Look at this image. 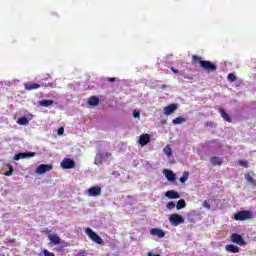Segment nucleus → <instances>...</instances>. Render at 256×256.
Returning a JSON list of instances; mask_svg holds the SVG:
<instances>
[{"label":"nucleus","mask_w":256,"mask_h":256,"mask_svg":"<svg viewBox=\"0 0 256 256\" xmlns=\"http://www.w3.org/2000/svg\"><path fill=\"white\" fill-rule=\"evenodd\" d=\"M150 140V137H149V134H142L139 138V143L140 145L145 146L147 145V143L149 142Z\"/></svg>","instance_id":"2eb2a0df"},{"label":"nucleus","mask_w":256,"mask_h":256,"mask_svg":"<svg viewBox=\"0 0 256 256\" xmlns=\"http://www.w3.org/2000/svg\"><path fill=\"white\" fill-rule=\"evenodd\" d=\"M210 163H212V165H222L223 164V159H221L220 157H212L210 159Z\"/></svg>","instance_id":"aec40b11"},{"label":"nucleus","mask_w":256,"mask_h":256,"mask_svg":"<svg viewBox=\"0 0 256 256\" xmlns=\"http://www.w3.org/2000/svg\"><path fill=\"white\" fill-rule=\"evenodd\" d=\"M228 81H237V77L233 73H229L227 77Z\"/></svg>","instance_id":"7c9ffc66"},{"label":"nucleus","mask_w":256,"mask_h":256,"mask_svg":"<svg viewBox=\"0 0 256 256\" xmlns=\"http://www.w3.org/2000/svg\"><path fill=\"white\" fill-rule=\"evenodd\" d=\"M171 70L173 71V73H179V70L175 69V68H171Z\"/></svg>","instance_id":"4c0bfd02"},{"label":"nucleus","mask_w":256,"mask_h":256,"mask_svg":"<svg viewBox=\"0 0 256 256\" xmlns=\"http://www.w3.org/2000/svg\"><path fill=\"white\" fill-rule=\"evenodd\" d=\"M166 197H168V199H179V193H177L176 191L173 190H169L166 192Z\"/></svg>","instance_id":"dca6fc26"},{"label":"nucleus","mask_w":256,"mask_h":256,"mask_svg":"<svg viewBox=\"0 0 256 256\" xmlns=\"http://www.w3.org/2000/svg\"><path fill=\"white\" fill-rule=\"evenodd\" d=\"M169 221L172 227H179V225L185 223V218L179 214H172L169 217Z\"/></svg>","instance_id":"f03ea898"},{"label":"nucleus","mask_w":256,"mask_h":256,"mask_svg":"<svg viewBox=\"0 0 256 256\" xmlns=\"http://www.w3.org/2000/svg\"><path fill=\"white\" fill-rule=\"evenodd\" d=\"M26 91H33V89H39V87H41V85L39 84H31V83H26L24 85Z\"/></svg>","instance_id":"a211bd4d"},{"label":"nucleus","mask_w":256,"mask_h":256,"mask_svg":"<svg viewBox=\"0 0 256 256\" xmlns=\"http://www.w3.org/2000/svg\"><path fill=\"white\" fill-rule=\"evenodd\" d=\"M148 256H154V254L151 252H148Z\"/></svg>","instance_id":"a19ab883"},{"label":"nucleus","mask_w":256,"mask_h":256,"mask_svg":"<svg viewBox=\"0 0 256 256\" xmlns=\"http://www.w3.org/2000/svg\"><path fill=\"white\" fill-rule=\"evenodd\" d=\"M108 81H110L111 83H113L115 81V78H108Z\"/></svg>","instance_id":"58836bf2"},{"label":"nucleus","mask_w":256,"mask_h":256,"mask_svg":"<svg viewBox=\"0 0 256 256\" xmlns=\"http://www.w3.org/2000/svg\"><path fill=\"white\" fill-rule=\"evenodd\" d=\"M245 179L246 181H248V183H250V185H253V187L256 186L255 179H253V176H251V174H246Z\"/></svg>","instance_id":"b1692460"},{"label":"nucleus","mask_w":256,"mask_h":256,"mask_svg":"<svg viewBox=\"0 0 256 256\" xmlns=\"http://www.w3.org/2000/svg\"><path fill=\"white\" fill-rule=\"evenodd\" d=\"M133 117H134L135 119H139V118L141 117V113H139L137 110H134V111H133Z\"/></svg>","instance_id":"2f4dec72"},{"label":"nucleus","mask_w":256,"mask_h":256,"mask_svg":"<svg viewBox=\"0 0 256 256\" xmlns=\"http://www.w3.org/2000/svg\"><path fill=\"white\" fill-rule=\"evenodd\" d=\"M38 105L40 107H50V105H53V100H41L38 102Z\"/></svg>","instance_id":"412c9836"},{"label":"nucleus","mask_w":256,"mask_h":256,"mask_svg":"<svg viewBox=\"0 0 256 256\" xmlns=\"http://www.w3.org/2000/svg\"><path fill=\"white\" fill-rule=\"evenodd\" d=\"M88 197H99L101 195V187L93 186L86 190Z\"/></svg>","instance_id":"6e6552de"},{"label":"nucleus","mask_w":256,"mask_h":256,"mask_svg":"<svg viewBox=\"0 0 256 256\" xmlns=\"http://www.w3.org/2000/svg\"><path fill=\"white\" fill-rule=\"evenodd\" d=\"M44 255L45 256H55L53 252H49L48 250H44Z\"/></svg>","instance_id":"f704fd0d"},{"label":"nucleus","mask_w":256,"mask_h":256,"mask_svg":"<svg viewBox=\"0 0 256 256\" xmlns=\"http://www.w3.org/2000/svg\"><path fill=\"white\" fill-rule=\"evenodd\" d=\"M110 155H111V153H109V152L98 151V153L95 156V160H94L95 165H101V163H103V161H105V159H108V157Z\"/></svg>","instance_id":"20e7f679"},{"label":"nucleus","mask_w":256,"mask_h":256,"mask_svg":"<svg viewBox=\"0 0 256 256\" xmlns=\"http://www.w3.org/2000/svg\"><path fill=\"white\" fill-rule=\"evenodd\" d=\"M53 169V165L51 164H40L36 170L35 173L37 175H44V173H47L48 171H51Z\"/></svg>","instance_id":"423d86ee"},{"label":"nucleus","mask_w":256,"mask_h":256,"mask_svg":"<svg viewBox=\"0 0 256 256\" xmlns=\"http://www.w3.org/2000/svg\"><path fill=\"white\" fill-rule=\"evenodd\" d=\"M192 59H193V61H200V60H201V57L194 55V56L192 57Z\"/></svg>","instance_id":"e433bc0d"},{"label":"nucleus","mask_w":256,"mask_h":256,"mask_svg":"<svg viewBox=\"0 0 256 256\" xmlns=\"http://www.w3.org/2000/svg\"><path fill=\"white\" fill-rule=\"evenodd\" d=\"M185 121V118L177 117L172 121V123L174 125H181V123H185Z\"/></svg>","instance_id":"bb28decb"},{"label":"nucleus","mask_w":256,"mask_h":256,"mask_svg":"<svg viewBox=\"0 0 256 256\" xmlns=\"http://www.w3.org/2000/svg\"><path fill=\"white\" fill-rule=\"evenodd\" d=\"M8 167H9V171L4 173L5 177H11L13 175V166L8 165Z\"/></svg>","instance_id":"c85d7f7f"},{"label":"nucleus","mask_w":256,"mask_h":256,"mask_svg":"<svg viewBox=\"0 0 256 256\" xmlns=\"http://www.w3.org/2000/svg\"><path fill=\"white\" fill-rule=\"evenodd\" d=\"M203 207H205V209H211V204L209 203V201L205 200L203 202Z\"/></svg>","instance_id":"473e14b6"},{"label":"nucleus","mask_w":256,"mask_h":256,"mask_svg":"<svg viewBox=\"0 0 256 256\" xmlns=\"http://www.w3.org/2000/svg\"><path fill=\"white\" fill-rule=\"evenodd\" d=\"M46 87H53V84L48 83V84L46 85Z\"/></svg>","instance_id":"ea45409f"},{"label":"nucleus","mask_w":256,"mask_h":256,"mask_svg":"<svg viewBox=\"0 0 256 256\" xmlns=\"http://www.w3.org/2000/svg\"><path fill=\"white\" fill-rule=\"evenodd\" d=\"M219 113H220L221 117L224 119V121L231 123V117L229 116V114H227V112H225L224 109H220Z\"/></svg>","instance_id":"6ab92c4d"},{"label":"nucleus","mask_w":256,"mask_h":256,"mask_svg":"<svg viewBox=\"0 0 256 256\" xmlns=\"http://www.w3.org/2000/svg\"><path fill=\"white\" fill-rule=\"evenodd\" d=\"M86 235H88L89 239H91V241H93L94 243H97L98 245H103V238H101V236H99L97 233H95V231H93V229L91 228H87L85 230Z\"/></svg>","instance_id":"f257e3e1"},{"label":"nucleus","mask_w":256,"mask_h":256,"mask_svg":"<svg viewBox=\"0 0 256 256\" xmlns=\"http://www.w3.org/2000/svg\"><path fill=\"white\" fill-rule=\"evenodd\" d=\"M163 173L165 175V177L170 181V182H174L175 181V174L173 173V171L168 170V169H164Z\"/></svg>","instance_id":"4468645a"},{"label":"nucleus","mask_w":256,"mask_h":256,"mask_svg":"<svg viewBox=\"0 0 256 256\" xmlns=\"http://www.w3.org/2000/svg\"><path fill=\"white\" fill-rule=\"evenodd\" d=\"M163 153H165L167 157H171V155H173V149H171V146L167 145L164 147Z\"/></svg>","instance_id":"5701e85b"},{"label":"nucleus","mask_w":256,"mask_h":256,"mask_svg":"<svg viewBox=\"0 0 256 256\" xmlns=\"http://www.w3.org/2000/svg\"><path fill=\"white\" fill-rule=\"evenodd\" d=\"M238 163L241 167H245L246 169L249 167V162H247V160H239Z\"/></svg>","instance_id":"c756f323"},{"label":"nucleus","mask_w":256,"mask_h":256,"mask_svg":"<svg viewBox=\"0 0 256 256\" xmlns=\"http://www.w3.org/2000/svg\"><path fill=\"white\" fill-rule=\"evenodd\" d=\"M64 132H65V129L63 128L58 129V135H63Z\"/></svg>","instance_id":"c9c22d12"},{"label":"nucleus","mask_w":256,"mask_h":256,"mask_svg":"<svg viewBox=\"0 0 256 256\" xmlns=\"http://www.w3.org/2000/svg\"><path fill=\"white\" fill-rule=\"evenodd\" d=\"M88 104L91 105V106L99 105V98H97L95 96L90 97L89 100H88Z\"/></svg>","instance_id":"4be33fe9"},{"label":"nucleus","mask_w":256,"mask_h":256,"mask_svg":"<svg viewBox=\"0 0 256 256\" xmlns=\"http://www.w3.org/2000/svg\"><path fill=\"white\" fill-rule=\"evenodd\" d=\"M18 125H29V120L25 117H21L17 120Z\"/></svg>","instance_id":"a878e982"},{"label":"nucleus","mask_w":256,"mask_h":256,"mask_svg":"<svg viewBox=\"0 0 256 256\" xmlns=\"http://www.w3.org/2000/svg\"><path fill=\"white\" fill-rule=\"evenodd\" d=\"M48 239L53 243V245H59V243H61V238L57 234L48 235Z\"/></svg>","instance_id":"ddd939ff"},{"label":"nucleus","mask_w":256,"mask_h":256,"mask_svg":"<svg viewBox=\"0 0 256 256\" xmlns=\"http://www.w3.org/2000/svg\"><path fill=\"white\" fill-rule=\"evenodd\" d=\"M186 205L185 201L181 199L177 202L176 209L180 211V209H185Z\"/></svg>","instance_id":"393cba45"},{"label":"nucleus","mask_w":256,"mask_h":256,"mask_svg":"<svg viewBox=\"0 0 256 256\" xmlns=\"http://www.w3.org/2000/svg\"><path fill=\"white\" fill-rule=\"evenodd\" d=\"M253 213L249 210L240 211L237 214H235L234 219L236 221H247V219H252Z\"/></svg>","instance_id":"7ed1b4c3"},{"label":"nucleus","mask_w":256,"mask_h":256,"mask_svg":"<svg viewBox=\"0 0 256 256\" xmlns=\"http://www.w3.org/2000/svg\"><path fill=\"white\" fill-rule=\"evenodd\" d=\"M177 109V104H170L164 107V115H173Z\"/></svg>","instance_id":"f8f14e48"},{"label":"nucleus","mask_w":256,"mask_h":256,"mask_svg":"<svg viewBox=\"0 0 256 256\" xmlns=\"http://www.w3.org/2000/svg\"><path fill=\"white\" fill-rule=\"evenodd\" d=\"M167 209L171 210V209H175V202H169L167 204Z\"/></svg>","instance_id":"72a5a7b5"},{"label":"nucleus","mask_w":256,"mask_h":256,"mask_svg":"<svg viewBox=\"0 0 256 256\" xmlns=\"http://www.w3.org/2000/svg\"><path fill=\"white\" fill-rule=\"evenodd\" d=\"M35 155V152L18 153L14 155V161H19L20 159H31V157H35Z\"/></svg>","instance_id":"0eeeda50"},{"label":"nucleus","mask_w":256,"mask_h":256,"mask_svg":"<svg viewBox=\"0 0 256 256\" xmlns=\"http://www.w3.org/2000/svg\"><path fill=\"white\" fill-rule=\"evenodd\" d=\"M150 235L158 237V239H163V237H165V231H163V229L154 228L150 230Z\"/></svg>","instance_id":"9d476101"},{"label":"nucleus","mask_w":256,"mask_h":256,"mask_svg":"<svg viewBox=\"0 0 256 256\" xmlns=\"http://www.w3.org/2000/svg\"><path fill=\"white\" fill-rule=\"evenodd\" d=\"M187 179H189V172H183L182 177L180 178V183H185V181H187Z\"/></svg>","instance_id":"cd10ccee"},{"label":"nucleus","mask_w":256,"mask_h":256,"mask_svg":"<svg viewBox=\"0 0 256 256\" xmlns=\"http://www.w3.org/2000/svg\"><path fill=\"white\" fill-rule=\"evenodd\" d=\"M154 256H161V255H159V254H154Z\"/></svg>","instance_id":"79ce46f5"},{"label":"nucleus","mask_w":256,"mask_h":256,"mask_svg":"<svg viewBox=\"0 0 256 256\" xmlns=\"http://www.w3.org/2000/svg\"><path fill=\"white\" fill-rule=\"evenodd\" d=\"M231 241L232 243H236V245H245V240H243V237L237 233L231 235Z\"/></svg>","instance_id":"9b49d317"},{"label":"nucleus","mask_w":256,"mask_h":256,"mask_svg":"<svg viewBox=\"0 0 256 256\" xmlns=\"http://www.w3.org/2000/svg\"><path fill=\"white\" fill-rule=\"evenodd\" d=\"M226 251H228L229 253H239V247L230 244V245H226L225 246Z\"/></svg>","instance_id":"f3484780"},{"label":"nucleus","mask_w":256,"mask_h":256,"mask_svg":"<svg viewBox=\"0 0 256 256\" xmlns=\"http://www.w3.org/2000/svg\"><path fill=\"white\" fill-rule=\"evenodd\" d=\"M200 66L208 72L217 71V66H215L211 61L200 60Z\"/></svg>","instance_id":"39448f33"},{"label":"nucleus","mask_w":256,"mask_h":256,"mask_svg":"<svg viewBox=\"0 0 256 256\" xmlns=\"http://www.w3.org/2000/svg\"><path fill=\"white\" fill-rule=\"evenodd\" d=\"M62 169H73L75 168V161L71 158H65L61 162Z\"/></svg>","instance_id":"1a4fd4ad"}]
</instances>
